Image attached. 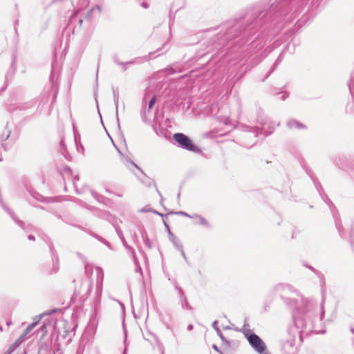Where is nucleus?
Listing matches in <instances>:
<instances>
[{"mask_svg":"<svg viewBox=\"0 0 354 354\" xmlns=\"http://www.w3.org/2000/svg\"><path fill=\"white\" fill-rule=\"evenodd\" d=\"M113 101L114 104L115 105L116 108V116H117V121L118 124V127H120V122H119V117H118V102H119V92L118 88L113 87Z\"/></svg>","mask_w":354,"mask_h":354,"instance_id":"obj_23","label":"nucleus"},{"mask_svg":"<svg viewBox=\"0 0 354 354\" xmlns=\"http://www.w3.org/2000/svg\"><path fill=\"white\" fill-rule=\"evenodd\" d=\"M287 127L290 129H306L307 127L301 123V122L295 120L290 119L286 123Z\"/></svg>","mask_w":354,"mask_h":354,"instance_id":"obj_18","label":"nucleus"},{"mask_svg":"<svg viewBox=\"0 0 354 354\" xmlns=\"http://www.w3.org/2000/svg\"><path fill=\"white\" fill-rule=\"evenodd\" d=\"M102 12V7L98 5H95L94 7L91 8L86 12L84 18L87 20H92L95 17V13L100 14Z\"/></svg>","mask_w":354,"mask_h":354,"instance_id":"obj_19","label":"nucleus"},{"mask_svg":"<svg viewBox=\"0 0 354 354\" xmlns=\"http://www.w3.org/2000/svg\"><path fill=\"white\" fill-rule=\"evenodd\" d=\"M91 194L93 197L100 203H101L102 200L104 198V197L102 195L99 194L98 193L94 191H91Z\"/></svg>","mask_w":354,"mask_h":354,"instance_id":"obj_37","label":"nucleus"},{"mask_svg":"<svg viewBox=\"0 0 354 354\" xmlns=\"http://www.w3.org/2000/svg\"><path fill=\"white\" fill-rule=\"evenodd\" d=\"M49 79H50V81L51 84H54V81H55V72H54V69L53 68H52V70H51Z\"/></svg>","mask_w":354,"mask_h":354,"instance_id":"obj_50","label":"nucleus"},{"mask_svg":"<svg viewBox=\"0 0 354 354\" xmlns=\"http://www.w3.org/2000/svg\"><path fill=\"white\" fill-rule=\"evenodd\" d=\"M303 266L307 268H308L310 270H311L319 279L320 286L322 289H324L326 286V281H325V277L319 270L315 269L312 266L308 264L307 263H303Z\"/></svg>","mask_w":354,"mask_h":354,"instance_id":"obj_12","label":"nucleus"},{"mask_svg":"<svg viewBox=\"0 0 354 354\" xmlns=\"http://www.w3.org/2000/svg\"><path fill=\"white\" fill-rule=\"evenodd\" d=\"M263 111L259 109L258 111L257 122L261 124V129L257 127H247L246 131L249 134L253 133L254 138H256L259 134L262 133L265 136H268L273 133L276 127L279 126L275 122L270 120L268 118L263 117L261 114Z\"/></svg>","mask_w":354,"mask_h":354,"instance_id":"obj_4","label":"nucleus"},{"mask_svg":"<svg viewBox=\"0 0 354 354\" xmlns=\"http://www.w3.org/2000/svg\"><path fill=\"white\" fill-rule=\"evenodd\" d=\"M312 4L317 8H322L325 6L326 2L319 1V0H312Z\"/></svg>","mask_w":354,"mask_h":354,"instance_id":"obj_31","label":"nucleus"},{"mask_svg":"<svg viewBox=\"0 0 354 354\" xmlns=\"http://www.w3.org/2000/svg\"><path fill=\"white\" fill-rule=\"evenodd\" d=\"M288 95H289L288 93H287V92L283 93L281 96L280 97V99L281 100L284 101V100H286L288 98Z\"/></svg>","mask_w":354,"mask_h":354,"instance_id":"obj_56","label":"nucleus"},{"mask_svg":"<svg viewBox=\"0 0 354 354\" xmlns=\"http://www.w3.org/2000/svg\"><path fill=\"white\" fill-rule=\"evenodd\" d=\"M209 55V51H207L206 53H203L201 55H199L198 59H201L202 57H205V56H207Z\"/></svg>","mask_w":354,"mask_h":354,"instance_id":"obj_60","label":"nucleus"},{"mask_svg":"<svg viewBox=\"0 0 354 354\" xmlns=\"http://www.w3.org/2000/svg\"><path fill=\"white\" fill-rule=\"evenodd\" d=\"M49 251L51 255L53 266L51 268L43 269V272L48 275H53L56 274L59 269V257L58 254L52 244L49 245Z\"/></svg>","mask_w":354,"mask_h":354,"instance_id":"obj_8","label":"nucleus"},{"mask_svg":"<svg viewBox=\"0 0 354 354\" xmlns=\"http://www.w3.org/2000/svg\"><path fill=\"white\" fill-rule=\"evenodd\" d=\"M90 265L88 262H85L84 263V271H85V274L89 277L91 274V271L90 270V268H89Z\"/></svg>","mask_w":354,"mask_h":354,"instance_id":"obj_42","label":"nucleus"},{"mask_svg":"<svg viewBox=\"0 0 354 354\" xmlns=\"http://www.w3.org/2000/svg\"><path fill=\"white\" fill-rule=\"evenodd\" d=\"M28 239L29 241H34L35 240V236H33L32 234H30V235L28 236Z\"/></svg>","mask_w":354,"mask_h":354,"instance_id":"obj_61","label":"nucleus"},{"mask_svg":"<svg viewBox=\"0 0 354 354\" xmlns=\"http://www.w3.org/2000/svg\"><path fill=\"white\" fill-rule=\"evenodd\" d=\"M212 348H213L215 351H216V352H218V353H220V352H221V351L218 348V347L216 344H213V345H212Z\"/></svg>","mask_w":354,"mask_h":354,"instance_id":"obj_58","label":"nucleus"},{"mask_svg":"<svg viewBox=\"0 0 354 354\" xmlns=\"http://www.w3.org/2000/svg\"><path fill=\"white\" fill-rule=\"evenodd\" d=\"M151 212L155 214L159 215V216H160L162 218L163 217H167V216L169 215L168 213L167 214H164L158 212V211H156V210H155L153 209H152Z\"/></svg>","mask_w":354,"mask_h":354,"instance_id":"obj_52","label":"nucleus"},{"mask_svg":"<svg viewBox=\"0 0 354 354\" xmlns=\"http://www.w3.org/2000/svg\"><path fill=\"white\" fill-rule=\"evenodd\" d=\"M168 214L169 215H171V214L180 215V216H183L188 217L190 218L192 216V214H189L187 212H183V211H178V212L170 211L168 212Z\"/></svg>","mask_w":354,"mask_h":354,"instance_id":"obj_30","label":"nucleus"},{"mask_svg":"<svg viewBox=\"0 0 354 354\" xmlns=\"http://www.w3.org/2000/svg\"><path fill=\"white\" fill-rule=\"evenodd\" d=\"M319 315L315 313L310 317L304 315V311L297 308L292 313L293 324L289 325L286 333L279 339L281 351L283 354H297L299 347L303 342V334L308 335L314 328V324L317 319L322 322L324 317V304H321Z\"/></svg>","mask_w":354,"mask_h":354,"instance_id":"obj_2","label":"nucleus"},{"mask_svg":"<svg viewBox=\"0 0 354 354\" xmlns=\"http://www.w3.org/2000/svg\"><path fill=\"white\" fill-rule=\"evenodd\" d=\"M156 102V95H153L152 96V97L150 99L149 102L148 109L147 110L145 106L142 109L141 112H140V115H141L142 120V121L144 122H147V116H146L147 112H149L150 111V110L154 106Z\"/></svg>","mask_w":354,"mask_h":354,"instance_id":"obj_15","label":"nucleus"},{"mask_svg":"<svg viewBox=\"0 0 354 354\" xmlns=\"http://www.w3.org/2000/svg\"><path fill=\"white\" fill-rule=\"evenodd\" d=\"M169 239L170 241L173 243L174 246L176 249H181L182 248V243L180 242V239L176 237L171 232H169Z\"/></svg>","mask_w":354,"mask_h":354,"instance_id":"obj_27","label":"nucleus"},{"mask_svg":"<svg viewBox=\"0 0 354 354\" xmlns=\"http://www.w3.org/2000/svg\"><path fill=\"white\" fill-rule=\"evenodd\" d=\"M122 241V243L123 245V246L125 248V249L127 250L128 253L129 254V255L132 257L133 261H134V263L136 265H138V259L136 257V251L131 246L129 245L125 238L124 237H122V240H121Z\"/></svg>","mask_w":354,"mask_h":354,"instance_id":"obj_17","label":"nucleus"},{"mask_svg":"<svg viewBox=\"0 0 354 354\" xmlns=\"http://www.w3.org/2000/svg\"><path fill=\"white\" fill-rule=\"evenodd\" d=\"M151 211H152V209H151V208L148 207L147 206L141 208V209L139 210V212H142V213L151 212Z\"/></svg>","mask_w":354,"mask_h":354,"instance_id":"obj_49","label":"nucleus"},{"mask_svg":"<svg viewBox=\"0 0 354 354\" xmlns=\"http://www.w3.org/2000/svg\"><path fill=\"white\" fill-rule=\"evenodd\" d=\"M124 164L129 163V164L131 165L133 167H134L135 168H136L138 170H139L140 171V173L142 174V175L144 176L145 178H146L147 180H151V179L145 174V173L143 171V170L138 165H137L136 163H134L129 158L124 157ZM126 165L129 169V170H131V168H129L127 165Z\"/></svg>","mask_w":354,"mask_h":354,"instance_id":"obj_25","label":"nucleus"},{"mask_svg":"<svg viewBox=\"0 0 354 354\" xmlns=\"http://www.w3.org/2000/svg\"><path fill=\"white\" fill-rule=\"evenodd\" d=\"M80 179V177L78 175H76L75 176L73 177V185L75 187V188H76V180H78Z\"/></svg>","mask_w":354,"mask_h":354,"instance_id":"obj_57","label":"nucleus"},{"mask_svg":"<svg viewBox=\"0 0 354 354\" xmlns=\"http://www.w3.org/2000/svg\"><path fill=\"white\" fill-rule=\"evenodd\" d=\"M82 286H85L86 292L82 295L80 296V299L82 302H84L89 295L91 294L92 289H93V283L91 281H90L87 284H82Z\"/></svg>","mask_w":354,"mask_h":354,"instance_id":"obj_24","label":"nucleus"},{"mask_svg":"<svg viewBox=\"0 0 354 354\" xmlns=\"http://www.w3.org/2000/svg\"><path fill=\"white\" fill-rule=\"evenodd\" d=\"M74 226L77 227V228H79V229H81V230H84V232H86V233L90 234L91 236H93V237L95 238L96 239H97L100 242H101V243H104V245H106L109 249H111V250L112 249V247H111L110 243L109 241H107L103 237L99 236L98 234H95V232H92L90 230H86V229L83 228L80 225H74Z\"/></svg>","mask_w":354,"mask_h":354,"instance_id":"obj_13","label":"nucleus"},{"mask_svg":"<svg viewBox=\"0 0 354 354\" xmlns=\"http://www.w3.org/2000/svg\"><path fill=\"white\" fill-rule=\"evenodd\" d=\"M48 346L46 343H41L39 348V354H45L48 351Z\"/></svg>","mask_w":354,"mask_h":354,"instance_id":"obj_32","label":"nucleus"},{"mask_svg":"<svg viewBox=\"0 0 354 354\" xmlns=\"http://www.w3.org/2000/svg\"><path fill=\"white\" fill-rule=\"evenodd\" d=\"M77 257H78L80 259H82V261L84 262V263H85V262H87V261H86V259L85 258V257H84L83 254H81V253H80V252H77Z\"/></svg>","mask_w":354,"mask_h":354,"instance_id":"obj_55","label":"nucleus"},{"mask_svg":"<svg viewBox=\"0 0 354 354\" xmlns=\"http://www.w3.org/2000/svg\"><path fill=\"white\" fill-rule=\"evenodd\" d=\"M39 331L42 333V336L47 333L46 325L43 324L39 328Z\"/></svg>","mask_w":354,"mask_h":354,"instance_id":"obj_45","label":"nucleus"},{"mask_svg":"<svg viewBox=\"0 0 354 354\" xmlns=\"http://www.w3.org/2000/svg\"><path fill=\"white\" fill-rule=\"evenodd\" d=\"M27 335L24 332L23 334L19 337V339L16 341V342L14 344H15V346H17L19 344H20L21 342H22L23 341H24L25 339V337Z\"/></svg>","mask_w":354,"mask_h":354,"instance_id":"obj_40","label":"nucleus"},{"mask_svg":"<svg viewBox=\"0 0 354 354\" xmlns=\"http://www.w3.org/2000/svg\"><path fill=\"white\" fill-rule=\"evenodd\" d=\"M141 6L145 8H147L149 7V5L147 3H145V2H143Z\"/></svg>","mask_w":354,"mask_h":354,"instance_id":"obj_64","label":"nucleus"},{"mask_svg":"<svg viewBox=\"0 0 354 354\" xmlns=\"http://www.w3.org/2000/svg\"><path fill=\"white\" fill-rule=\"evenodd\" d=\"M307 173L309 175V176L310 177V178L312 179V180L314 182L315 186L318 189V186H319V187L321 186L320 183L318 181H317V179L315 178V177L314 176V174L311 171H307Z\"/></svg>","mask_w":354,"mask_h":354,"instance_id":"obj_33","label":"nucleus"},{"mask_svg":"<svg viewBox=\"0 0 354 354\" xmlns=\"http://www.w3.org/2000/svg\"><path fill=\"white\" fill-rule=\"evenodd\" d=\"M30 195L32 198H35L38 201L46 203H51L54 202V199L51 197H44L37 192H30Z\"/></svg>","mask_w":354,"mask_h":354,"instance_id":"obj_21","label":"nucleus"},{"mask_svg":"<svg viewBox=\"0 0 354 354\" xmlns=\"http://www.w3.org/2000/svg\"><path fill=\"white\" fill-rule=\"evenodd\" d=\"M270 295L272 297H279L287 307L293 309L292 313L297 308H299L304 311V315H308L310 317L318 310L314 300L304 297L297 289L288 283H281L275 285L270 290Z\"/></svg>","mask_w":354,"mask_h":354,"instance_id":"obj_3","label":"nucleus"},{"mask_svg":"<svg viewBox=\"0 0 354 354\" xmlns=\"http://www.w3.org/2000/svg\"><path fill=\"white\" fill-rule=\"evenodd\" d=\"M62 174H65V173H67L70 176H72V171H71V169L68 167V166H66L64 167L63 169H62Z\"/></svg>","mask_w":354,"mask_h":354,"instance_id":"obj_46","label":"nucleus"},{"mask_svg":"<svg viewBox=\"0 0 354 354\" xmlns=\"http://www.w3.org/2000/svg\"><path fill=\"white\" fill-rule=\"evenodd\" d=\"M133 243L136 245H137L138 248L140 252L144 253L142 249L141 248V247H140V245L139 244L137 234L136 233H134L133 235Z\"/></svg>","mask_w":354,"mask_h":354,"instance_id":"obj_34","label":"nucleus"},{"mask_svg":"<svg viewBox=\"0 0 354 354\" xmlns=\"http://www.w3.org/2000/svg\"><path fill=\"white\" fill-rule=\"evenodd\" d=\"M157 345L160 354H165V348L162 344L156 338Z\"/></svg>","mask_w":354,"mask_h":354,"instance_id":"obj_39","label":"nucleus"},{"mask_svg":"<svg viewBox=\"0 0 354 354\" xmlns=\"http://www.w3.org/2000/svg\"><path fill=\"white\" fill-rule=\"evenodd\" d=\"M83 353V348L80 346L78 349L77 350L76 354H82Z\"/></svg>","mask_w":354,"mask_h":354,"instance_id":"obj_63","label":"nucleus"},{"mask_svg":"<svg viewBox=\"0 0 354 354\" xmlns=\"http://www.w3.org/2000/svg\"><path fill=\"white\" fill-rule=\"evenodd\" d=\"M180 252V254L182 255V257H183V259H185V261H186L187 263H189V261L187 260V256L185 254V252L183 250V245H182V248L181 249H178Z\"/></svg>","mask_w":354,"mask_h":354,"instance_id":"obj_47","label":"nucleus"},{"mask_svg":"<svg viewBox=\"0 0 354 354\" xmlns=\"http://www.w3.org/2000/svg\"><path fill=\"white\" fill-rule=\"evenodd\" d=\"M191 218L196 219L194 225H199L205 226L207 228H212V225L204 217L199 214H192Z\"/></svg>","mask_w":354,"mask_h":354,"instance_id":"obj_16","label":"nucleus"},{"mask_svg":"<svg viewBox=\"0 0 354 354\" xmlns=\"http://www.w3.org/2000/svg\"><path fill=\"white\" fill-rule=\"evenodd\" d=\"M212 326L216 330L218 336L220 337L222 342L226 345H229L230 342L224 337L223 334L222 333V332L221 331V330L219 329V328L218 326V321H216V320L214 321L212 324Z\"/></svg>","mask_w":354,"mask_h":354,"instance_id":"obj_22","label":"nucleus"},{"mask_svg":"<svg viewBox=\"0 0 354 354\" xmlns=\"http://www.w3.org/2000/svg\"><path fill=\"white\" fill-rule=\"evenodd\" d=\"M8 83H6V82H3V84L0 86V94H1L3 91H6V88H7V87H8Z\"/></svg>","mask_w":354,"mask_h":354,"instance_id":"obj_51","label":"nucleus"},{"mask_svg":"<svg viewBox=\"0 0 354 354\" xmlns=\"http://www.w3.org/2000/svg\"><path fill=\"white\" fill-rule=\"evenodd\" d=\"M322 197L323 200L328 205V207L330 209L331 214H333V216L334 218L336 228L338 230L339 235L342 237H343L342 226L341 221H340L339 218L336 215V213H335L336 208H335V205L333 204L332 201L328 198V196L326 194H324V196H322Z\"/></svg>","mask_w":354,"mask_h":354,"instance_id":"obj_9","label":"nucleus"},{"mask_svg":"<svg viewBox=\"0 0 354 354\" xmlns=\"http://www.w3.org/2000/svg\"><path fill=\"white\" fill-rule=\"evenodd\" d=\"M173 139L177 146L183 149L199 154L203 153L202 150L194 144L192 140L183 133H175L173 135Z\"/></svg>","mask_w":354,"mask_h":354,"instance_id":"obj_6","label":"nucleus"},{"mask_svg":"<svg viewBox=\"0 0 354 354\" xmlns=\"http://www.w3.org/2000/svg\"><path fill=\"white\" fill-rule=\"evenodd\" d=\"M111 141H112V143L115 147V149L117 150V151L118 152V153L120 154V156L121 157H124V154L122 153V152L120 151V149L118 148V147L114 143V142L113 141V140L111 139Z\"/></svg>","mask_w":354,"mask_h":354,"instance_id":"obj_53","label":"nucleus"},{"mask_svg":"<svg viewBox=\"0 0 354 354\" xmlns=\"http://www.w3.org/2000/svg\"><path fill=\"white\" fill-rule=\"evenodd\" d=\"M241 331L243 333L249 344L258 353H262L266 350L264 342L250 328L249 324L245 322Z\"/></svg>","mask_w":354,"mask_h":354,"instance_id":"obj_5","label":"nucleus"},{"mask_svg":"<svg viewBox=\"0 0 354 354\" xmlns=\"http://www.w3.org/2000/svg\"><path fill=\"white\" fill-rule=\"evenodd\" d=\"M16 64L15 59L12 60L10 68L8 70L5 75V80L4 82H6L8 84L9 80H12L13 78L15 73L16 72Z\"/></svg>","mask_w":354,"mask_h":354,"instance_id":"obj_20","label":"nucleus"},{"mask_svg":"<svg viewBox=\"0 0 354 354\" xmlns=\"http://www.w3.org/2000/svg\"><path fill=\"white\" fill-rule=\"evenodd\" d=\"M335 162L339 168L346 171L354 179V160L342 156L337 158Z\"/></svg>","mask_w":354,"mask_h":354,"instance_id":"obj_7","label":"nucleus"},{"mask_svg":"<svg viewBox=\"0 0 354 354\" xmlns=\"http://www.w3.org/2000/svg\"><path fill=\"white\" fill-rule=\"evenodd\" d=\"M76 18H77V14H76V13H75V14H73V15H72L71 16V18H70L69 21H68V25H67V26L65 28V29L64 30V32L66 31V30L69 28V26H70L71 24V23H73V21L74 20H75V19H76Z\"/></svg>","mask_w":354,"mask_h":354,"instance_id":"obj_38","label":"nucleus"},{"mask_svg":"<svg viewBox=\"0 0 354 354\" xmlns=\"http://www.w3.org/2000/svg\"><path fill=\"white\" fill-rule=\"evenodd\" d=\"M152 54H153V53H149V55H147V56H145V57H138V58H136L133 60H131V61H129V62H120L118 59L117 56H115L113 57V60H114L115 63H116L119 66H124V65H128V64H136V63H141V62L149 61V59H150V55H152Z\"/></svg>","mask_w":354,"mask_h":354,"instance_id":"obj_11","label":"nucleus"},{"mask_svg":"<svg viewBox=\"0 0 354 354\" xmlns=\"http://www.w3.org/2000/svg\"><path fill=\"white\" fill-rule=\"evenodd\" d=\"M283 58V52H281L280 53V55H279V57H277V59H276V61L274 62V63L273 64V65L272 66L270 71L268 72L266 77L263 80V81H264L265 79L268 78L273 73V71L276 69V68L277 67L279 64L281 62Z\"/></svg>","mask_w":354,"mask_h":354,"instance_id":"obj_26","label":"nucleus"},{"mask_svg":"<svg viewBox=\"0 0 354 354\" xmlns=\"http://www.w3.org/2000/svg\"><path fill=\"white\" fill-rule=\"evenodd\" d=\"M1 145H2L3 148L6 151H7V150L9 149V147H10L9 146H8V145H7L6 143H3H3L1 144Z\"/></svg>","mask_w":354,"mask_h":354,"instance_id":"obj_62","label":"nucleus"},{"mask_svg":"<svg viewBox=\"0 0 354 354\" xmlns=\"http://www.w3.org/2000/svg\"><path fill=\"white\" fill-rule=\"evenodd\" d=\"M61 311V309L60 308H53V309H51V310H47L46 312H45L43 315H52L53 313H56L57 312H60ZM42 316L40 315L39 316V318H41Z\"/></svg>","mask_w":354,"mask_h":354,"instance_id":"obj_36","label":"nucleus"},{"mask_svg":"<svg viewBox=\"0 0 354 354\" xmlns=\"http://www.w3.org/2000/svg\"><path fill=\"white\" fill-rule=\"evenodd\" d=\"M102 294V284L101 283L97 282L96 292H95V299L94 300V308H96L97 305L100 304V298Z\"/></svg>","mask_w":354,"mask_h":354,"instance_id":"obj_28","label":"nucleus"},{"mask_svg":"<svg viewBox=\"0 0 354 354\" xmlns=\"http://www.w3.org/2000/svg\"><path fill=\"white\" fill-rule=\"evenodd\" d=\"M60 146H61V147H62L63 149H65V148H66V145H65V144H64V139H63V138H62V139L61 140V141H60Z\"/></svg>","mask_w":354,"mask_h":354,"instance_id":"obj_59","label":"nucleus"},{"mask_svg":"<svg viewBox=\"0 0 354 354\" xmlns=\"http://www.w3.org/2000/svg\"><path fill=\"white\" fill-rule=\"evenodd\" d=\"M115 232L118 236L120 237V240H122V237H124L122 233V231L119 227L115 226Z\"/></svg>","mask_w":354,"mask_h":354,"instance_id":"obj_44","label":"nucleus"},{"mask_svg":"<svg viewBox=\"0 0 354 354\" xmlns=\"http://www.w3.org/2000/svg\"><path fill=\"white\" fill-rule=\"evenodd\" d=\"M163 223H164V225H165L166 230L168 233V235H169V232H171V231L170 230V227H169V224L165 220H163Z\"/></svg>","mask_w":354,"mask_h":354,"instance_id":"obj_54","label":"nucleus"},{"mask_svg":"<svg viewBox=\"0 0 354 354\" xmlns=\"http://www.w3.org/2000/svg\"><path fill=\"white\" fill-rule=\"evenodd\" d=\"M15 348H16V346H15V344H12L11 346H10V347L8 348V350L3 354H11Z\"/></svg>","mask_w":354,"mask_h":354,"instance_id":"obj_48","label":"nucleus"},{"mask_svg":"<svg viewBox=\"0 0 354 354\" xmlns=\"http://www.w3.org/2000/svg\"><path fill=\"white\" fill-rule=\"evenodd\" d=\"M138 230L146 247H147L149 249H151L153 248V244L148 236L147 230L145 227L142 225H140L138 226Z\"/></svg>","mask_w":354,"mask_h":354,"instance_id":"obj_14","label":"nucleus"},{"mask_svg":"<svg viewBox=\"0 0 354 354\" xmlns=\"http://www.w3.org/2000/svg\"><path fill=\"white\" fill-rule=\"evenodd\" d=\"M122 328H123V331H124V348L122 354H127V348H128L127 331V328L124 325V321H123V322H122Z\"/></svg>","mask_w":354,"mask_h":354,"instance_id":"obj_29","label":"nucleus"},{"mask_svg":"<svg viewBox=\"0 0 354 354\" xmlns=\"http://www.w3.org/2000/svg\"><path fill=\"white\" fill-rule=\"evenodd\" d=\"M39 321H36L33 323H32L30 325H29L24 331L26 335H28L37 324Z\"/></svg>","mask_w":354,"mask_h":354,"instance_id":"obj_35","label":"nucleus"},{"mask_svg":"<svg viewBox=\"0 0 354 354\" xmlns=\"http://www.w3.org/2000/svg\"><path fill=\"white\" fill-rule=\"evenodd\" d=\"M307 1L276 0L267 9L258 4L247 8L221 27L211 40L214 48L220 50L232 39L238 38L221 60V64L228 62L227 71L236 72L228 80L230 85L234 86L268 55L264 48L266 42L290 23Z\"/></svg>","mask_w":354,"mask_h":354,"instance_id":"obj_1","label":"nucleus"},{"mask_svg":"<svg viewBox=\"0 0 354 354\" xmlns=\"http://www.w3.org/2000/svg\"><path fill=\"white\" fill-rule=\"evenodd\" d=\"M153 184H154V185H155V187H156V190L157 193L158 194V195H159V196H160V205H162L163 206L164 209H165V211H167V208L163 205V204H162V203H163V197H162V196L161 193L160 192V191L158 189V188H157V187H156V184H155V183H154V182H153Z\"/></svg>","mask_w":354,"mask_h":354,"instance_id":"obj_43","label":"nucleus"},{"mask_svg":"<svg viewBox=\"0 0 354 354\" xmlns=\"http://www.w3.org/2000/svg\"><path fill=\"white\" fill-rule=\"evenodd\" d=\"M27 335L24 332L23 334L19 337V339L16 341V342L14 344H15V346H17L19 344H20L21 342H22L23 341H24L25 339V337Z\"/></svg>","mask_w":354,"mask_h":354,"instance_id":"obj_41","label":"nucleus"},{"mask_svg":"<svg viewBox=\"0 0 354 354\" xmlns=\"http://www.w3.org/2000/svg\"><path fill=\"white\" fill-rule=\"evenodd\" d=\"M173 285L174 286L175 290L178 292V297H179L180 302L182 308H185V309H187L188 310H192V307L189 304L187 298V297H186V295H185L183 288L180 286H178V282L176 280H174L173 281Z\"/></svg>","mask_w":354,"mask_h":354,"instance_id":"obj_10","label":"nucleus"}]
</instances>
